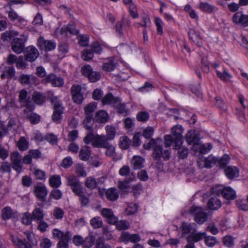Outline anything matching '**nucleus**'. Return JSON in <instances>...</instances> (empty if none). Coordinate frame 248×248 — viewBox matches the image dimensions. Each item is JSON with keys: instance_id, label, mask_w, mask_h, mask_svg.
I'll return each mask as SVG.
<instances>
[{"instance_id": "obj_1", "label": "nucleus", "mask_w": 248, "mask_h": 248, "mask_svg": "<svg viewBox=\"0 0 248 248\" xmlns=\"http://www.w3.org/2000/svg\"><path fill=\"white\" fill-rule=\"evenodd\" d=\"M162 144L163 141L160 138L151 139L144 143L143 147L146 150L154 149L152 156L155 160L159 161L161 158L168 160L170 157V151L169 149L163 150Z\"/></svg>"}, {"instance_id": "obj_2", "label": "nucleus", "mask_w": 248, "mask_h": 248, "mask_svg": "<svg viewBox=\"0 0 248 248\" xmlns=\"http://www.w3.org/2000/svg\"><path fill=\"white\" fill-rule=\"evenodd\" d=\"M24 233L27 240L11 236L12 241L16 248H34V247L37 246V240L33 234L29 232H25Z\"/></svg>"}, {"instance_id": "obj_3", "label": "nucleus", "mask_w": 248, "mask_h": 248, "mask_svg": "<svg viewBox=\"0 0 248 248\" xmlns=\"http://www.w3.org/2000/svg\"><path fill=\"white\" fill-rule=\"evenodd\" d=\"M67 185L70 187L73 192L78 195L83 192V188L82 183L78 178L74 175H70L66 177Z\"/></svg>"}, {"instance_id": "obj_4", "label": "nucleus", "mask_w": 248, "mask_h": 248, "mask_svg": "<svg viewBox=\"0 0 248 248\" xmlns=\"http://www.w3.org/2000/svg\"><path fill=\"white\" fill-rule=\"evenodd\" d=\"M189 214L194 217V220L199 224L207 220V214L201 207L192 206L189 210Z\"/></svg>"}, {"instance_id": "obj_5", "label": "nucleus", "mask_w": 248, "mask_h": 248, "mask_svg": "<svg viewBox=\"0 0 248 248\" xmlns=\"http://www.w3.org/2000/svg\"><path fill=\"white\" fill-rule=\"evenodd\" d=\"M44 84L51 83L53 87H62L64 84L62 78L58 77L54 74H49L42 80Z\"/></svg>"}, {"instance_id": "obj_6", "label": "nucleus", "mask_w": 248, "mask_h": 248, "mask_svg": "<svg viewBox=\"0 0 248 248\" xmlns=\"http://www.w3.org/2000/svg\"><path fill=\"white\" fill-rule=\"evenodd\" d=\"M71 92L74 102L78 104H81L84 99L82 87L79 85H73L71 87Z\"/></svg>"}, {"instance_id": "obj_7", "label": "nucleus", "mask_w": 248, "mask_h": 248, "mask_svg": "<svg viewBox=\"0 0 248 248\" xmlns=\"http://www.w3.org/2000/svg\"><path fill=\"white\" fill-rule=\"evenodd\" d=\"M11 159L12 162V168L17 173H20L23 167L22 163V157L21 155H20L18 152H15L11 154Z\"/></svg>"}, {"instance_id": "obj_8", "label": "nucleus", "mask_w": 248, "mask_h": 248, "mask_svg": "<svg viewBox=\"0 0 248 248\" xmlns=\"http://www.w3.org/2000/svg\"><path fill=\"white\" fill-rule=\"evenodd\" d=\"M232 20L233 23L240 25L243 27H248V15L244 14L242 12H237L235 13Z\"/></svg>"}, {"instance_id": "obj_9", "label": "nucleus", "mask_w": 248, "mask_h": 248, "mask_svg": "<svg viewBox=\"0 0 248 248\" xmlns=\"http://www.w3.org/2000/svg\"><path fill=\"white\" fill-rule=\"evenodd\" d=\"M54 102V112L52 118L57 123H60L62 114L63 112L64 107L60 101H56Z\"/></svg>"}, {"instance_id": "obj_10", "label": "nucleus", "mask_w": 248, "mask_h": 248, "mask_svg": "<svg viewBox=\"0 0 248 248\" xmlns=\"http://www.w3.org/2000/svg\"><path fill=\"white\" fill-rule=\"evenodd\" d=\"M37 46L41 50L51 51L56 47V43L51 40H46L42 36L40 37L37 41Z\"/></svg>"}, {"instance_id": "obj_11", "label": "nucleus", "mask_w": 248, "mask_h": 248, "mask_svg": "<svg viewBox=\"0 0 248 248\" xmlns=\"http://www.w3.org/2000/svg\"><path fill=\"white\" fill-rule=\"evenodd\" d=\"M100 213L109 224H115L118 221V217L114 215L111 209L104 208L101 210Z\"/></svg>"}, {"instance_id": "obj_12", "label": "nucleus", "mask_w": 248, "mask_h": 248, "mask_svg": "<svg viewBox=\"0 0 248 248\" xmlns=\"http://www.w3.org/2000/svg\"><path fill=\"white\" fill-rule=\"evenodd\" d=\"M25 60L30 62L34 61L39 56V53L37 48L32 46H29L25 50Z\"/></svg>"}, {"instance_id": "obj_13", "label": "nucleus", "mask_w": 248, "mask_h": 248, "mask_svg": "<svg viewBox=\"0 0 248 248\" xmlns=\"http://www.w3.org/2000/svg\"><path fill=\"white\" fill-rule=\"evenodd\" d=\"M19 102L26 106L27 109L31 110L34 108L33 106L31 104L30 97H28V92L25 90H21L18 95Z\"/></svg>"}, {"instance_id": "obj_14", "label": "nucleus", "mask_w": 248, "mask_h": 248, "mask_svg": "<svg viewBox=\"0 0 248 248\" xmlns=\"http://www.w3.org/2000/svg\"><path fill=\"white\" fill-rule=\"evenodd\" d=\"M33 192L38 199L43 202H45L47 195L46 187L41 185H37L34 187Z\"/></svg>"}, {"instance_id": "obj_15", "label": "nucleus", "mask_w": 248, "mask_h": 248, "mask_svg": "<svg viewBox=\"0 0 248 248\" xmlns=\"http://www.w3.org/2000/svg\"><path fill=\"white\" fill-rule=\"evenodd\" d=\"M12 49L16 54H20L25 47V41L19 38H15L11 43Z\"/></svg>"}, {"instance_id": "obj_16", "label": "nucleus", "mask_w": 248, "mask_h": 248, "mask_svg": "<svg viewBox=\"0 0 248 248\" xmlns=\"http://www.w3.org/2000/svg\"><path fill=\"white\" fill-rule=\"evenodd\" d=\"M120 239L124 243H127L129 242L137 243L140 240V237L138 234H130L126 232L122 233Z\"/></svg>"}, {"instance_id": "obj_17", "label": "nucleus", "mask_w": 248, "mask_h": 248, "mask_svg": "<svg viewBox=\"0 0 248 248\" xmlns=\"http://www.w3.org/2000/svg\"><path fill=\"white\" fill-rule=\"evenodd\" d=\"M108 141L105 135L97 134L93 143H92V145L95 148H104L109 144Z\"/></svg>"}, {"instance_id": "obj_18", "label": "nucleus", "mask_w": 248, "mask_h": 248, "mask_svg": "<svg viewBox=\"0 0 248 248\" xmlns=\"http://www.w3.org/2000/svg\"><path fill=\"white\" fill-rule=\"evenodd\" d=\"M206 233L205 232H197L196 230L192 232L186 237V240L187 242L194 243L198 242L202 240L205 236Z\"/></svg>"}, {"instance_id": "obj_19", "label": "nucleus", "mask_w": 248, "mask_h": 248, "mask_svg": "<svg viewBox=\"0 0 248 248\" xmlns=\"http://www.w3.org/2000/svg\"><path fill=\"white\" fill-rule=\"evenodd\" d=\"M189 39L192 41L193 43L198 46H201L202 44V38L200 36L199 32L194 29H189L188 32Z\"/></svg>"}, {"instance_id": "obj_20", "label": "nucleus", "mask_w": 248, "mask_h": 248, "mask_svg": "<svg viewBox=\"0 0 248 248\" xmlns=\"http://www.w3.org/2000/svg\"><path fill=\"white\" fill-rule=\"evenodd\" d=\"M219 190L222 196L226 200H234L236 197L235 191L230 186L225 187Z\"/></svg>"}, {"instance_id": "obj_21", "label": "nucleus", "mask_w": 248, "mask_h": 248, "mask_svg": "<svg viewBox=\"0 0 248 248\" xmlns=\"http://www.w3.org/2000/svg\"><path fill=\"white\" fill-rule=\"evenodd\" d=\"M117 61L114 57L108 58L103 63L102 68L103 70L110 72L114 70L117 65Z\"/></svg>"}, {"instance_id": "obj_22", "label": "nucleus", "mask_w": 248, "mask_h": 248, "mask_svg": "<svg viewBox=\"0 0 248 248\" xmlns=\"http://www.w3.org/2000/svg\"><path fill=\"white\" fill-rule=\"evenodd\" d=\"M182 143L183 141L175 143L174 149L178 150V157L181 159H184L187 156L189 151L187 147L182 145Z\"/></svg>"}, {"instance_id": "obj_23", "label": "nucleus", "mask_w": 248, "mask_h": 248, "mask_svg": "<svg viewBox=\"0 0 248 248\" xmlns=\"http://www.w3.org/2000/svg\"><path fill=\"white\" fill-rule=\"evenodd\" d=\"M171 131V135L175 138V143L182 141V134L183 131L182 126L179 125H175L172 128Z\"/></svg>"}, {"instance_id": "obj_24", "label": "nucleus", "mask_w": 248, "mask_h": 248, "mask_svg": "<svg viewBox=\"0 0 248 248\" xmlns=\"http://www.w3.org/2000/svg\"><path fill=\"white\" fill-rule=\"evenodd\" d=\"M16 71L13 66H9L5 68L0 75L2 79H7L10 80L15 78Z\"/></svg>"}, {"instance_id": "obj_25", "label": "nucleus", "mask_w": 248, "mask_h": 248, "mask_svg": "<svg viewBox=\"0 0 248 248\" xmlns=\"http://www.w3.org/2000/svg\"><path fill=\"white\" fill-rule=\"evenodd\" d=\"M186 140L188 144L198 142L199 140L198 134L195 130H189L186 135Z\"/></svg>"}, {"instance_id": "obj_26", "label": "nucleus", "mask_w": 248, "mask_h": 248, "mask_svg": "<svg viewBox=\"0 0 248 248\" xmlns=\"http://www.w3.org/2000/svg\"><path fill=\"white\" fill-rule=\"evenodd\" d=\"M60 33L62 35H65L67 36L68 34L77 35L78 31L75 28L74 25L69 24L66 27H62L60 31Z\"/></svg>"}, {"instance_id": "obj_27", "label": "nucleus", "mask_w": 248, "mask_h": 248, "mask_svg": "<svg viewBox=\"0 0 248 248\" xmlns=\"http://www.w3.org/2000/svg\"><path fill=\"white\" fill-rule=\"evenodd\" d=\"M109 116L106 111L100 110L98 111L95 115V121L100 123H105L108 121Z\"/></svg>"}, {"instance_id": "obj_28", "label": "nucleus", "mask_w": 248, "mask_h": 248, "mask_svg": "<svg viewBox=\"0 0 248 248\" xmlns=\"http://www.w3.org/2000/svg\"><path fill=\"white\" fill-rule=\"evenodd\" d=\"M118 98L113 96L112 93H108L103 98L102 102L103 105H110L113 107L114 105H118Z\"/></svg>"}, {"instance_id": "obj_29", "label": "nucleus", "mask_w": 248, "mask_h": 248, "mask_svg": "<svg viewBox=\"0 0 248 248\" xmlns=\"http://www.w3.org/2000/svg\"><path fill=\"white\" fill-rule=\"evenodd\" d=\"M195 226V224L183 222L180 229L183 234H190L192 232L196 231Z\"/></svg>"}, {"instance_id": "obj_30", "label": "nucleus", "mask_w": 248, "mask_h": 248, "mask_svg": "<svg viewBox=\"0 0 248 248\" xmlns=\"http://www.w3.org/2000/svg\"><path fill=\"white\" fill-rule=\"evenodd\" d=\"M207 205L210 210H217L221 206V202L217 197H214L209 199Z\"/></svg>"}, {"instance_id": "obj_31", "label": "nucleus", "mask_w": 248, "mask_h": 248, "mask_svg": "<svg viewBox=\"0 0 248 248\" xmlns=\"http://www.w3.org/2000/svg\"><path fill=\"white\" fill-rule=\"evenodd\" d=\"M106 196L108 200L110 201H115L118 199L119 194L116 188L111 187L106 191Z\"/></svg>"}, {"instance_id": "obj_32", "label": "nucleus", "mask_w": 248, "mask_h": 248, "mask_svg": "<svg viewBox=\"0 0 248 248\" xmlns=\"http://www.w3.org/2000/svg\"><path fill=\"white\" fill-rule=\"evenodd\" d=\"M18 35V32L13 30H8L1 33V39L3 42H9L11 39Z\"/></svg>"}, {"instance_id": "obj_33", "label": "nucleus", "mask_w": 248, "mask_h": 248, "mask_svg": "<svg viewBox=\"0 0 248 248\" xmlns=\"http://www.w3.org/2000/svg\"><path fill=\"white\" fill-rule=\"evenodd\" d=\"M31 214L33 219L36 221L43 220L44 217L43 210L39 207L35 208Z\"/></svg>"}, {"instance_id": "obj_34", "label": "nucleus", "mask_w": 248, "mask_h": 248, "mask_svg": "<svg viewBox=\"0 0 248 248\" xmlns=\"http://www.w3.org/2000/svg\"><path fill=\"white\" fill-rule=\"evenodd\" d=\"M225 173L229 179H232L239 175V170L236 167H228L225 170Z\"/></svg>"}, {"instance_id": "obj_35", "label": "nucleus", "mask_w": 248, "mask_h": 248, "mask_svg": "<svg viewBox=\"0 0 248 248\" xmlns=\"http://www.w3.org/2000/svg\"><path fill=\"white\" fill-rule=\"evenodd\" d=\"M132 164L135 170H138L143 167L144 159L140 156H134L132 159Z\"/></svg>"}, {"instance_id": "obj_36", "label": "nucleus", "mask_w": 248, "mask_h": 248, "mask_svg": "<svg viewBox=\"0 0 248 248\" xmlns=\"http://www.w3.org/2000/svg\"><path fill=\"white\" fill-rule=\"evenodd\" d=\"M8 17L13 22H16V23L21 24H23L25 22L24 19L18 16V14L13 10H11L8 13Z\"/></svg>"}, {"instance_id": "obj_37", "label": "nucleus", "mask_w": 248, "mask_h": 248, "mask_svg": "<svg viewBox=\"0 0 248 248\" xmlns=\"http://www.w3.org/2000/svg\"><path fill=\"white\" fill-rule=\"evenodd\" d=\"M72 234H66L63 239L59 240L57 244L58 248H68V243L71 240Z\"/></svg>"}, {"instance_id": "obj_38", "label": "nucleus", "mask_w": 248, "mask_h": 248, "mask_svg": "<svg viewBox=\"0 0 248 248\" xmlns=\"http://www.w3.org/2000/svg\"><path fill=\"white\" fill-rule=\"evenodd\" d=\"M67 234H71V232L68 231L63 232L58 229H54L52 230L53 238L57 240L63 239L64 236Z\"/></svg>"}, {"instance_id": "obj_39", "label": "nucleus", "mask_w": 248, "mask_h": 248, "mask_svg": "<svg viewBox=\"0 0 248 248\" xmlns=\"http://www.w3.org/2000/svg\"><path fill=\"white\" fill-rule=\"evenodd\" d=\"M79 156L80 159L83 161L88 160L90 156V151L87 146L83 147L79 152Z\"/></svg>"}, {"instance_id": "obj_40", "label": "nucleus", "mask_w": 248, "mask_h": 248, "mask_svg": "<svg viewBox=\"0 0 248 248\" xmlns=\"http://www.w3.org/2000/svg\"><path fill=\"white\" fill-rule=\"evenodd\" d=\"M205 167L210 168L214 165H218V158L212 155H209L204 161Z\"/></svg>"}, {"instance_id": "obj_41", "label": "nucleus", "mask_w": 248, "mask_h": 248, "mask_svg": "<svg viewBox=\"0 0 248 248\" xmlns=\"http://www.w3.org/2000/svg\"><path fill=\"white\" fill-rule=\"evenodd\" d=\"M97 107V103L92 102L84 107V111L86 116H93V112L96 110Z\"/></svg>"}, {"instance_id": "obj_42", "label": "nucleus", "mask_w": 248, "mask_h": 248, "mask_svg": "<svg viewBox=\"0 0 248 248\" xmlns=\"http://www.w3.org/2000/svg\"><path fill=\"white\" fill-rule=\"evenodd\" d=\"M95 238V236L91 235L83 239L82 246L83 248H90L94 244Z\"/></svg>"}, {"instance_id": "obj_43", "label": "nucleus", "mask_w": 248, "mask_h": 248, "mask_svg": "<svg viewBox=\"0 0 248 248\" xmlns=\"http://www.w3.org/2000/svg\"><path fill=\"white\" fill-rule=\"evenodd\" d=\"M95 120L92 116H86L83 121L84 127L89 131H93V126Z\"/></svg>"}, {"instance_id": "obj_44", "label": "nucleus", "mask_w": 248, "mask_h": 248, "mask_svg": "<svg viewBox=\"0 0 248 248\" xmlns=\"http://www.w3.org/2000/svg\"><path fill=\"white\" fill-rule=\"evenodd\" d=\"M32 99L36 104L41 105L45 101V96L42 93L34 92L32 93Z\"/></svg>"}, {"instance_id": "obj_45", "label": "nucleus", "mask_w": 248, "mask_h": 248, "mask_svg": "<svg viewBox=\"0 0 248 248\" xmlns=\"http://www.w3.org/2000/svg\"><path fill=\"white\" fill-rule=\"evenodd\" d=\"M50 186L54 188H58L61 185V177L59 175L51 176L49 179Z\"/></svg>"}, {"instance_id": "obj_46", "label": "nucleus", "mask_w": 248, "mask_h": 248, "mask_svg": "<svg viewBox=\"0 0 248 248\" xmlns=\"http://www.w3.org/2000/svg\"><path fill=\"white\" fill-rule=\"evenodd\" d=\"M107 134L105 135L108 140H112L114 139L116 135V129L114 126L107 125L105 127Z\"/></svg>"}, {"instance_id": "obj_47", "label": "nucleus", "mask_w": 248, "mask_h": 248, "mask_svg": "<svg viewBox=\"0 0 248 248\" xmlns=\"http://www.w3.org/2000/svg\"><path fill=\"white\" fill-rule=\"evenodd\" d=\"M17 146L20 151H25L29 147V142L24 137H21L17 142Z\"/></svg>"}, {"instance_id": "obj_48", "label": "nucleus", "mask_w": 248, "mask_h": 248, "mask_svg": "<svg viewBox=\"0 0 248 248\" xmlns=\"http://www.w3.org/2000/svg\"><path fill=\"white\" fill-rule=\"evenodd\" d=\"M12 210L11 207L6 206L1 210V217L4 220H8L12 217L13 215Z\"/></svg>"}, {"instance_id": "obj_49", "label": "nucleus", "mask_w": 248, "mask_h": 248, "mask_svg": "<svg viewBox=\"0 0 248 248\" xmlns=\"http://www.w3.org/2000/svg\"><path fill=\"white\" fill-rule=\"evenodd\" d=\"M130 144V140L127 136H123L120 138L119 142L120 147L124 150L127 149Z\"/></svg>"}, {"instance_id": "obj_50", "label": "nucleus", "mask_w": 248, "mask_h": 248, "mask_svg": "<svg viewBox=\"0 0 248 248\" xmlns=\"http://www.w3.org/2000/svg\"><path fill=\"white\" fill-rule=\"evenodd\" d=\"M90 224L94 229H97L102 227L103 222L100 217H95L91 219Z\"/></svg>"}, {"instance_id": "obj_51", "label": "nucleus", "mask_w": 248, "mask_h": 248, "mask_svg": "<svg viewBox=\"0 0 248 248\" xmlns=\"http://www.w3.org/2000/svg\"><path fill=\"white\" fill-rule=\"evenodd\" d=\"M85 185L87 188L93 189L96 187L97 182L93 177H89L86 179Z\"/></svg>"}, {"instance_id": "obj_52", "label": "nucleus", "mask_w": 248, "mask_h": 248, "mask_svg": "<svg viewBox=\"0 0 248 248\" xmlns=\"http://www.w3.org/2000/svg\"><path fill=\"white\" fill-rule=\"evenodd\" d=\"M133 180V178L131 177L128 179L125 180L124 181H119L118 182V187L122 190L125 191L130 187L129 183Z\"/></svg>"}, {"instance_id": "obj_53", "label": "nucleus", "mask_w": 248, "mask_h": 248, "mask_svg": "<svg viewBox=\"0 0 248 248\" xmlns=\"http://www.w3.org/2000/svg\"><path fill=\"white\" fill-rule=\"evenodd\" d=\"M34 78V77L31 75L22 74L20 76L19 80L22 85H29L31 80Z\"/></svg>"}, {"instance_id": "obj_54", "label": "nucleus", "mask_w": 248, "mask_h": 248, "mask_svg": "<svg viewBox=\"0 0 248 248\" xmlns=\"http://www.w3.org/2000/svg\"><path fill=\"white\" fill-rule=\"evenodd\" d=\"M32 219L33 218L31 214L26 212L22 214L21 221L23 224L26 225H29L31 223Z\"/></svg>"}, {"instance_id": "obj_55", "label": "nucleus", "mask_w": 248, "mask_h": 248, "mask_svg": "<svg viewBox=\"0 0 248 248\" xmlns=\"http://www.w3.org/2000/svg\"><path fill=\"white\" fill-rule=\"evenodd\" d=\"M230 156L228 155H224L220 159L218 158V165L220 168H224L229 163Z\"/></svg>"}, {"instance_id": "obj_56", "label": "nucleus", "mask_w": 248, "mask_h": 248, "mask_svg": "<svg viewBox=\"0 0 248 248\" xmlns=\"http://www.w3.org/2000/svg\"><path fill=\"white\" fill-rule=\"evenodd\" d=\"M45 139L52 145L56 144L58 141L57 136L52 133L47 134L45 136Z\"/></svg>"}, {"instance_id": "obj_57", "label": "nucleus", "mask_w": 248, "mask_h": 248, "mask_svg": "<svg viewBox=\"0 0 248 248\" xmlns=\"http://www.w3.org/2000/svg\"><path fill=\"white\" fill-rule=\"evenodd\" d=\"M200 8L204 12L211 13L213 11L214 7L208 3L201 2L200 4Z\"/></svg>"}, {"instance_id": "obj_58", "label": "nucleus", "mask_w": 248, "mask_h": 248, "mask_svg": "<svg viewBox=\"0 0 248 248\" xmlns=\"http://www.w3.org/2000/svg\"><path fill=\"white\" fill-rule=\"evenodd\" d=\"M90 131V132L88 134H87V135L83 139L84 142L86 144H88L90 143H93L96 137V135H94L92 131Z\"/></svg>"}, {"instance_id": "obj_59", "label": "nucleus", "mask_w": 248, "mask_h": 248, "mask_svg": "<svg viewBox=\"0 0 248 248\" xmlns=\"http://www.w3.org/2000/svg\"><path fill=\"white\" fill-rule=\"evenodd\" d=\"M33 173L36 179L37 180H45L46 178L45 172L39 169L35 168Z\"/></svg>"}, {"instance_id": "obj_60", "label": "nucleus", "mask_w": 248, "mask_h": 248, "mask_svg": "<svg viewBox=\"0 0 248 248\" xmlns=\"http://www.w3.org/2000/svg\"><path fill=\"white\" fill-rule=\"evenodd\" d=\"M93 57V53L91 49H85L82 52V58L84 61H89Z\"/></svg>"}, {"instance_id": "obj_61", "label": "nucleus", "mask_w": 248, "mask_h": 248, "mask_svg": "<svg viewBox=\"0 0 248 248\" xmlns=\"http://www.w3.org/2000/svg\"><path fill=\"white\" fill-rule=\"evenodd\" d=\"M79 197V201L80 202L81 206H86L89 202V199L84 194V192L77 195Z\"/></svg>"}, {"instance_id": "obj_62", "label": "nucleus", "mask_w": 248, "mask_h": 248, "mask_svg": "<svg viewBox=\"0 0 248 248\" xmlns=\"http://www.w3.org/2000/svg\"><path fill=\"white\" fill-rule=\"evenodd\" d=\"M149 114L146 111L140 112L137 115V118L139 121L145 122L149 119Z\"/></svg>"}, {"instance_id": "obj_63", "label": "nucleus", "mask_w": 248, "mask_h": 248, "mask_svg": "<svg viewBox=\"0 0 248 248\" xmlns=\"http://www.w3.org/2000/svg\"><path fill=\"white\" fill-rule=\"evenodd\" d=\"M27 64L26 63L24 58L20 56L17 59L16 62V66L18 69H25L26 68Z\"/></svg>"}, {"instance_id": "obj_64", "label": "nucleus", "mask_w": 248, "mask_h": 248, "mask_svg": "<svg viewBox=\"0 0 248 248\" xmlns=\"http://www.w3.org/2000/svg\"><path fill=\"white\" fill-rule=\"evenodd\" d=\"M93 71V69L90 65H85L82 67L81 69L82 74L87 77L89 76Z\"/></svg>"}]
</instances>
